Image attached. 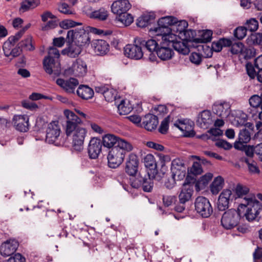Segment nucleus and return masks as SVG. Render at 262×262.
I'll return each mask as SVG.
<instances>
[{"label": "nucleus", "instance_id": "f257e3e1", "mask_svg": "<svg viewBox=\"0 0 262 262\" xmlns=\"http://www.w3.org/2000/svg\"><path fill=\"white\" fill-rule=\"evenodd\" d=\"M157 46V42L154 39L145 40L142 37H136L133 44H128L124 48V54L129 58L139 60L143 56L142 48L148 52H152L155 50Z\"/></svg>", "mask_w": 262, "mask_h": 262}, {"label": "nucleus", "instance_id": "f03ea898", "mask_svg": "<svg viewBox=\"0 0 262 262\" xmlns=\"http://www.w3.org/2000/svg\"><path fill=\"white\" fill-rule=\"evenodd\" d=\"M262 209V204L257 200L252 198H244L243 202L238 206L240 213L244 212L245 216L248 221L254 220Z\"/></svg>", "mask_w": 262, "mask_h": 262}, {"label": "nucleus", "instance_id": "7ed1b4c3", "mask_svg": "<svg viewBox=\"0 0 262 262\" xmlns=\"http://www.w3.org/2000/svg\"><path fill=\"white\" fill-rule=\"evenodd\" d=\"M177 22V18L174 16L163 17L158 20L157 27L150 28V31H154L157 35L162 36L164 40H167V37L169 38V36L172 35L169 26L175 25Z\"/></svg>", "mask_w": 262, "mask_h": 262}, {"label": "nucleus", "instance_id": "20e7f679", "mask_svg": "<svg viewBox=\"0 0 262 262\" xmlns=\"http://www.w3.org/2000/svg\"><path fill=\"white\" fill-rule=\"evenodd\" d=\"M152 173L149 171L139 172L136 178L129 179L130 184L132 187L136 189L142 188L144 192H151L153 189L154 183L151 177Z\"/></svg>", "mask_w": 262, "mask_h": 262}, {"label": "nucleus", "instance_id": "39448f33", "mask_svg": "<svg viewBox=\"0 0 262 262\" xmlns=\"http://www.w3.org/2000/svg\"><path fill=\"white\" fill-rule=\"evenodd\" d=\"M133 146L129 144V149L125 147H113L110 150L107 155L108 166L112 168H116L123 162L126 152L132 150Z\"/></svg>", "mask_w": 262, "mask_h": 262}, {"label": "nucleus", "instance_id": "423d86ee", "mask_svg": "<svg viewBox=\"0 0 262 262\" xmlns=\"http://www.w3.org/2000/svg\"><path fill=\"white\" fill-rule=\"evenodd\" d=\"M242 216L241 213L234 209H229L225 211L221 219L222 226L227 230L233 229L237 226Z\"/></svg>", "mask_w": 262, "mask_h": 262}, {"label": "nucleus", "instance_id": "0eeeda50", "mask_svg": "<svg viewBox=\"0 0 262 262\" xmlns=\"http://www.w3.org/2000/svg\"><path fill=\"white\" fill-rule=\"evenodd\" d=\"M158 45L155 49L154 51L149 52L150 53L149 55V59L150 61H154L156 59V57L154 54L156 52L158 56L163 60H167L171 59L174 54L173 50L170 48V44L168 40H164L161 43L160 47H158Z\"/></svg>", "mask_w": 262, "mask_h": 262}, {"label": "nucleus", "instance_id": "6e6552de", "mask_svg": "<svg viewBox=\"0 0 262 262\" xmlns=\"http://www.w3.org/2000/svg\"><path fill=\"white\" fill-rule=\"evenodd\" d=\"M67 38H71L80 47L84 49L90 43L89 33L84 29L70 30L67 33Z\"/></svg>", "mask_w": 262, "mask_h": 262}, {"label": "nucleus", "instance_id": "1a4fd4ad", "mask_svg": "<svg viewBox=\"0 0 262 262\" xmlns=\"http://www.w3.org/2000/svg\"><path fill=\"white\" fill-rule=\"evenodd\" d=\"M64 115L66 117V134L67 136H71L73 132L76 131L77 128H81L79 125L82 123L81 119L74 112L66 110Z\"/></svg>", "mask_w": 262, "mask_h": 262}, {"label": "nucleus", "instance_id": "9d476101", "mask_svg": "<svg viewBox=\"0 0 262 262\" xmlns=\"http://www.w3.org/2000/svg\"><path fill=\"white\" fill-rule=\"evenodd\" d=\"M194 207L196 212L203 217H208L213 212V208L209 201L203 196L195 199Z\"/></svg>", "mask_w": 262, "mask_h": 262}, {"label": "nucleus", "instance_id": "9b49d317", "mask_svg": "<svg viewBox=\"0 0 262 262\" xmlns=\"http://www.w3.org/2000/svg\"><path fill=\"white\" fill-rule=\"evenodd\" d=\"M102 142L104 147L111 149L113 147H123L129 149V144H130L127 141L120 139L119 137L113 134H108L102 137Z\"/></svg>", "mask_w": 262, "mask_h": 262}, {"label": "nucleus", "instance_id": "f8f14e48", "mask_svg": "<svg viewBox=\"0 0 262 262\" xmlns=\"http://www.w3.org/2000/svg\"><path fill=\"white\" fill-rule=\"evenodd\" d=\"M139 161L137 156L133 153L129 154L126 159L125 172L132 178H136L138 175Z\"/></svg>", "mask_w": 262, "mask_h": 262}, {"label": "nucleus", "instance_id": "ddd939ff", "mask_svg": "<svg viewBox=\"0 0 262 262\" xmlns=\"http://www.w3.org/2000/svg\"><path fill=\"white\" fill-rule=\"evenodd\" d=\"M46 132V142L50 144L54 143L59 138L61 132L58 121L51 122L48 125Z\"/></svg>", "mask_w": 262, "mask_h": 262}, {"label": "nucleus", "instance_id": "4468645a", "mask_svg": "<svg viewBox=\"0 0 262 262\" xmlns=\"http://www.w3.org/2000/svg\"><path fill=\"white\" fill-rule=\"evenodd\" d=\"M170 169L172 176L177 177L179 180L183 179L185 176L186 167L183 161L180 158H177L172 161Z\"/></svg>", "mask_w": 262, "mask_h": 262}, {"label": "nucleus", "instance_id": "2eb2a0df", "mask_svg": "<svg viewBox=\"0 0 262 262\" xmlns=\"http://www.w3.org/2000/svg\"><path fill=\"white\" fill-rule=\"evenodd\" d=\"M102 142L100 138H92L89 142L88 151L89 158L92 159L97 158L101 152Z\"/></svg>", "mask_w": 262, "mask_h": 262}, {"label": "nucleus", "instance_id": "dca6fc26", "mask_svg": "<svg viewBox=\"0 0 262 262\" xmlns=\"http://www.w3.org/2000/svg\"><path fill=\"white\" fill-rule=\"evenodd\" d=\"M67 47L62 51V53L67 55L70 57L75 58L77 57L83 49L71 38L66 37Z\"/></svg>", "mask_w": 262, "mask_h": 262}, {"label": "nucleus", "instance_id": "f3484780", "mask_svg": "<svg viewBox=\"0 0 262 262\" xmlns=\"http://www.w3.org/2000/svg\"><path fill=\"white\" fill-rule=\"evenodd\" d=\"M43 68L46 72L50 75L53 74L57 76L60 73L59 63L51 57H45L43 61Z\"/></svg>", "mask_w": 262, "mask_h": 262}, {"label": "nucleus", "instance_id": "a211bd4d", "mask_svg": "<svg viewBox=\"0 0 262 262\" xmlns=\"http://www.w3.org/2000/svg\"><path fill=\"white\" fill-rule=\"evenodd\" d=\"M56 83L68 94H74L76 88L79 84L78 80L74 78H70L67 80L58 78Z\"/></svg>", "mask_w": 262, "mask_h": 262}, {"label": "nucleus", "instance_id": "6ab92c4d", "mask_svg": "<svg viewBox=\"0 0 262 262\" xmlns=\"http://www.w3.org/2000/svg\"><path fill=\"white\" fill-rule=\"evenodd\" d=\"M86 134V130L82 127L77 128L73 132L72 145L76 150H80L83 148L84 140Z\"/></svg>", "mask_w": 262, "mask_h": 262}, {"label": "nucleus", "instance_id": "aec40b11", "mask_svg": "<svg viewBox=\"0 0 262 262\" xmlns=\"http://www.w3.org/2000/svg\"><path fill=\"white\" fill-rule=\"evenodd\" d=\"M18 245V243L15 239L7 240L1 246V254L4 257L12 255L16 252Z\"/></svg>", "mask_w": 262, "mask_h": 262}, {"label": "nucleus", "instance_id": "412c9836", "mask_svg": "<svg viewBox=\"0 0 262 262\" xmlns=\"http://www.w3.org/2000/svg\"><path fill=\"white\" fill-rule=\"evenodd\" d=\"M193 192V184L188 181V178L187 177L179 195L180 203L185 204L188 202L191 199Z\"/></svg>", "mask_w": 262, "mask_h": 262}, {"label": "nucleus", "instance_id": "4be33fe9", "mask_svg": "<svg viewBox=\"0 0 262 262\" xmlns=\"http://www.w3.org/2000/svg\"><path fill=\"white\" fill-rule=\"evenodd\" d=\"M143 163L146 167L148 168L152 173V178L158 181H160L161 177L158 174L157 169V163L154 156L150 154H147L143 158Z\"/></svg>", "mask_w": 262, "mask_h": 262}, {"label": "nucleus", "instance_id": "5701e85b", "mask_svg": "<svg viewBox=\"0 0 262 262\" xmlns=\"http://www.w3.org/2000/svg\"><path fill=\"white\" fill-rule=\"evenodd\" d=\"M131 7L128 0H118L113 3L111 10L113 13L118 15L127 12Z\"/></svg>", "mask_w": 262, "mask_h": 262}, {"label": "nucleus", "instance_id": "b1692460", "mask_svg": "<svg viewBox=\"0 0 262 262\" xmlns=\"http://www.w3.org/2000/svg\"><path fill=\"white\" fill-rule=\"evenodd\" d=\"M231 195L232 192L229 189H225L221 192L219 196L217 203L219 210L223 211L228 208Z\"/></svg>", "mask_w": 262, "mask_h": 262}, {"label": "nucleus", "instance_id": "393cba45", "mask_svg": "<svg viewBox=\"0 0 262 262\" xmlns=\"http://www.w3.org/2000/svg\"><path fill=\"white\" fill-rule=\"evenodd\" d=\"M92 47L98 55H104L109 51V44L104 40L96 39L92 42Z\"/></svg>", "mask_w": 262, "mask_h": 262}, {"label": "nucleus", "instance_id": "a878e982", "mask_svg": "<svg viewBox=\"0 0 262 262\" xmlns=\"http://www.w3.org/2000/svg\"><path fill=\"white\" fill-rule=\"evenodd\" d=\"M13 122L16 130L20 132H26L29 130V118L27 116H14Z\"/></svg>", "mask_w": 262, "mask_h": 262}, {"label": "nucleus", "instance_id": "bb28decb", "mask_svg": "<svg viewBox=\"0 0 262 262\" xmlns=\"http://www.w3.org/2000/svg\"><path fill=\"white\" fill-rule=\"evenodd\" d=\"M197 124L202 128H207L212 123L211 113L209 111L204 110L199 115Z\"/></svg>", "mask_w": 262, "mask_h": 262}, {"label": "nucleus", "instance_id": "cd10ccee", "mask_svg": "<svg viewBox=\"0 0 262 262\" xmlns=\"http://www.w3.org/2000/svg\"><path fill=\"white\" fill-rule=\"evenodd\" d=\"M158 123V118L157 116L148 114L144 116L142 125L146 130L152 131L156 128Z\"/></svg>", "mask_w": 262, "mask_h": 262}, {"label": "nucleus", "instance_id": "c85d7f7f", "mask_svg": "<svg viewBox=\"0 0 262 262\" xmlns=\"http://www.w3.org/2000/svg\"><path fill=\"white\" fill-rule=\"evenodd\" d=\"M252 133L248 129L244 128L241 130L238 135V141H236L234 144L235 148H239L243 147L244 143H247L251 139V135Z\"/></svg>", "mask_w": 262, "mask_h": 262}, {"label": "nucleus", "instance_id": "c756f323", "mask_svg": "<svg viewBox=\"0 0 262 262\" xmlns=\"http://www.w3.org/2000/svg\"><path fill=\"white\" fill-rule=\"evenodd\" d=\"M230 106L227 103L214 104L212 107L213 112L219 117L224 118L228 117L230 113Z\"/></svg>", "mask_w": 262, "mask_h": 262}, {"label": "nucleus", "instance_id": "7c9ffc66", "mask_svg": "<svg viewBox=\"0 0 262 262\" xmlns=\"http://www.w3.org/2000/svg\"><path fill=\"white\" fill-rule=\"evenodd\" d=\"M156 15L154 13L143 14L136 20V25L140 28H144L152 23L155 19Z\"/></svg>", "mask_w": 262, "mask_h": 262}, {"label": "nucleus", "instance_id": "2f4dec72", "mask_svg": "<svg viewBox=\"0 0 262 262\" xmlns=\"http://www.w3.org/2000/svg\"><path fill=\"white\" fill-rule=\"evenodd\" d=\"M76 93L79 97L85 100L92 98L94 94L93 90L85 85H80L78 87Z\"/></svg>", "mask_w": 262, "mask_h": 262}, {"label": "nucleus", "instance_id": "473e14b6", "mask_svg": "<svg viewBox=\"0 0 262 262\" xmlns=\"http://www.w3.org/2000/svg\"><path fill=\"white\" fill-rule=\"evenodd\" d=\"M168 39L170 46H172L175 50L183 55L188 54L190 51L186 42L178 40H169L168 38Z\"/></svg>", "mask_w": 262, "mask_h": 262}, {"label": "nucleus", "instance_id": "72a5a7b5", "mask_svg": "<svg viewBox=\"0 0 262 262\" xmlns=\"http://www.w3.org/2000/svg\"><path fill=\"white\" fill-rule=\"evenodd\" d=\"M178 121L179 123L176 122L174 123V125L184 133L185 137H193L194 136L195 132L191 129V126L187 125L182 121L179 120Z\"/></svg>", "mask_w": 262, "mask_h": 262}, {"label": "nucleus", "instance_id": "f704fd0d", "mask_svg": "<svg viewBox=\"0 0 262 262\" xmlns=\"http://www.w3.org/2000/svg\"><path fill=\"white\" fill-rule=\"evenodd\" d=\"M240 161L247 164L248 170L251 174H259L260 170L257 166V163L253 159L247 158L243 157L241 158Z\"/></svg>", "mask_w": 262, "mask_h": 262}, {"label": "nucleus", "instance_id": "c9c22d12", "mask_svg": "<svg viewBox=\"0 0 262 262\" xmlns=\"http://www.w3.org/2000/svg\"><path fill=\"white\" fill-rule=\"evenodd\" d=\"M247 41L250 45H262V32L252 33Z\"/></svg>", "mask_w": 262, "mask_h": 262}, {"label": "nucleus", "instance_id": "e433bc0d", "mask_svg": "<svg viewBox=\"0 0 262 262\" xmlns=\"http://www.w3.org/2000/svg\"><path fill=\"white\" fill-rule=\"evenodd\" d=\"M74 69L79 76H83L87 72V65L84 61L78 59L74 66Z\"/></svg>", "mask_w": 262, "mask_h": 262}, {"label": "nucleus", "instance_id": "4c0bfd02", "mask_svg": "<svg viewBox=\"0 0 262 262\" xmlns=\"http://www.w3.org/2000/svg\"><path fill=\"white\" fill-rule=\"evenodd\" d=\"M117 107L119 114L121 115L128 114L133 110V107L129 102H126L124 100L121 101Z\"/></svg>", "mask_w": 262, "mask_h": 262}, {"label": "nucleus", "instance_id": "58836bf2", "mask_svg": "<svg viewBox=\"0 0 262 262\" xmlns=\"http://www.w3.org/2000/svg\"><path fill=\"white\" fill-rule=\"evenodd\" d=\"M212 32L209 30H206L202 31L199 38L193 39V41L197 43H207L211 41L212 38Z\"/></svg>", "mask_w": 262, "mask_h": 262}, {"label": "nucleus", "instance_id": "ea45409f", "mask_svg": "<svg viewBox=\"0 0 262 262\" xmlns=\"http://www.w3.org/2000/svg\"><path fill=\"white\" fill-rule=\"evenodd\" d=\"M213 175L211 173H208L202 176L198 181L195 184L196 189L200 190V187L202 188L205 187L208 183L211 180Z\"/></svg>", "mask_w": 262, "mask_h": 262}, {"label": "nucleus", "instance_id": "a19ab883", "mask_svg": "<svg viewBox=\"0 0 262 262\" xmlns=\"http://www.w3.org/2000/svg\"><path fill=\"white\" fill-rule=\"evenodd\" d=\"M224 179L221 176L215 178L211 186V190L213 193H217L223 188L224 185Z\"/></svg>", "mask_w": 262, "mask_h": 262}, {"label": "nucleus", "instance_id": "79ce46f5", "mask_svg": "<svg viewBox=\"0 0 262 262\" xmlns=\"http://www.w3.org/2000/svg\"><path fill=\"white\" fill-rule=\"evenodd\" d=\"M18 44L22 50H25L26 51H31L35 49V47L32 45V37L31 36H28Z\"/></svg>", "mask_w": 262, "mask_h": 262}, {"label": "nucleus", "instance_id": "37998d69", "mask_svg": "<svg viewBox=\"0 0 262 262\" xmlns=\"http://www.w3.org/2000/svg\"><path fill=\"white\" fill-rule=\"evenodd\" d=\"M107 16V11L104 8H101L98 10L94 11L91 14V17L101 20H105Z\"/></svg>", "mask_w": 262, "mask_h": 262}, {"label": "nucleus", "instance_id": "c03bdc74", "mask_svg": "<svg viewBox=\"0 0 262 262\" xmlns=\"http://www.w3.org/2000/svg\"><path fill=\"white\" fill-rule=\"evenodd\" d=\"M258 21L256 18H251L246 20L244 26L247 31L255 32L258 28Z\"/></svg>", "mask_w": 262, "mask_h": 262}, {"label": "nucleus", "instance_id": "a18cd8bd", "mask_svg": "<svg viewBox=\"0 0 262 262\" xmlns=\"http://www.w3.org/2000/svg\"><path fill=\"white\" fill-rule=\"evenodd\" d=\"M117 18L126 26L130 25L134 21L133 16L127 12L117 15Z\"/></svg>", "mask_w": 262, "mask_h": 262}, {"label": "nucleus", "instance_id": "49530a36", "mask_svg": "<svg viewBox=\"0 0 262 262\" xmlns=\"http://www.w3.org/2000/svg\"><path fill=\"white\" fill-rule=\"evenodd\" d=\"M58 11L63 14L69 15L74 14V10L68 4L65 3H60L58 4Z\"/></svg>", "mask_w": 262, "mask_h": 262}, {"label": "nucleus", "instance_id": "de8ad7c7", "mask_svg": "<svg viewBox=\"0 0 262 262\" xmlns=\"http://www.w3.org/2000/svg\"><path fill=\"white\" fill-rule=\"evenodd\" d=\"M117 95V92L112 89L108 88L104 94L105 100L107 102H112L116 100Z\"/></svg>", "mask_w": 262, "mask_h": 262}, {"label": "nucleus", "instance_id": "09e8293b", "mask_svg": "<svg viewBox=\"0 0 262 262\" xmlns=\"http://www.w3.org/2000/svg\"><path fill=\"white\" fill-rule=\"evenodd\" d=\"M248 114L243 113V112H239L234 119L235 125L237 126H242L245 124L246 122L247 121Z\"/></svg>", "mask_w": 262, "mask_h": 262}, {"label": "nucleus", "instance_id": "8fccbe9b", "mask_svg": "<svg viewBox=\"0 0 262 262\" xmlns=\"http://www.w3.org/2000/svg\"><path fill=\"white\" fill-rule=\"evenodd\" d=\"M236 149L244 151L247 158L253 159L254 154L255 153V146L244 144L243 147Z\"/></svg>", "mask_w": 262, "mask_h": 262}, {"label": "nucleus", "instance_id": "3c124183", "mask_svg": "<svg viewBox=\"0 0 262 262\" xmlns=\"http://www.w3.org/2000/svg\"><path fill=\"white\" fill-rule=\"evenodd\" d=\"M247 30L245 26H239L234 30V36L239 40L244 38L247 34Z\"/></svg>", "mask_w": 262, "mask_h": 262}, {"label": "nucleus", "instance_id": "603ef678", "mask_svg": "<svg viewBox=\"0 0 262 262\" xmlns=\"http://www.w3.org/2000/svg\"><path fill=\"white\" fill-rule=\"evenodd\" d=\"M255 67L251 62H247L246 64L247 73L251 79H254L257 75Z\"/></svg>", "mask_w": 262, "mask_h": 262}, {"label": "nucleus", "instance_id": "864d4df0", "mask_svg": "<svg viewBox=\"0 0 262 262\" xmlns=\"http://www.w3.org/2000/svg\"><path fill=\"white\" fill-rule=\"evenodd\" d=\"M188 171L190 173L193 174L195 176L200 174L202 173L203 170L201 165V163L198 162H194L192 166Z\"/></svg>", "mask_w": 262, "mask_h": 262}, {"label": "nucleus", "instance_id": "5fc2aeb1", "mask_svg": "<svg viewBox=\"0 0 262 262\" xmlns=\"http://www.w3.org/2000/svg\"><path fill=\"white\" fill-rule=\"evenodd\" d=\"M80 23H78L72 20L67 19L61 21L59 24V26L61 28L68 29L69 28L74 27L77 25H80Z\"/></svg>", "mask_w": 262, "mask_h": 262}, {"label": "nucleus", "instance_id": "6e6d98bb", "mask_svg": "<svg viewBox=\"0 0 262 262\" xmlns=\"http://www.w3.org/2000/svg\"><path fill=\"white\" fill-rule=\"evenodd\" d=\"M230 51L233 54H238L239 53H242L244 45L243 43L238 42L237 43L232 44L231 46Z\"/></svg>", "mask_w": 262, "mask_h": 262}, {"label": "nucleus", "instance_id": "4d7b16f0", "mask_svg": "<svg viewBox=\"0 0 262 262\" xmlns=\"http://www.w3.org/2000/svg\"><path fill=\"white\" fill-rule=\"evenodd\" d=\"M170 120V116H168L166 117L161 122L159 131L162 134H165L167 133L168 129V123Z\"/></svg>", "mask_w": 262, "mask_h": 262}, {"label": "nucleus", "instance_id": "13d9d810", "mask_svg": "<svg viewBox=\"0 0 262 262\" xmlns=\"http://www.w3.org/2000/svg\"><path fill=\"white\" fill-rule=\"evenodd\" d=\"M202 55L200 53L192 52L189 56V59L192 63L199 65L202 62Z\"/></svg>", "mask_w": 262, "mask_h": 262}, {"label": "nucleus", "instance_id": "bf43d9fd", "mask_svg": "<svg viewBox=\"0 0 262 262\" xmlns=\"http://www.w3.org/2000/svg\"><path fill=\"white\" fill-rule=\"evenodd\" d=\"M162 200L164 206L169 207L175 203L177 197L174 195H163Z\"/></svg>", "mask_w": 262, "mask_h": 262}, {"label": "nucleus", "instance_id": "052dcab7", "mask_svg": "<svg viewBox=\"0 0 262 262\" xmlns=\"http://www.w3.org/2000/svg\"><path fill=\"white\" fill-rule=\"evenodd\" d=\"M242 54L245 59H250L255 56V50L253 48H244Z\"/></svg>", "mask_w": 262, "mask_h": 262}, {"label": "nucleus", "instance_id": "680f3d73", "mask_svg": "<svg viewBox=\"0 0 262 262\" xmlns=\"http://www.w3.org/2000/svg\"><path fill=\"white\" fill-rule=\"evenodd\" d=\"M170 160V158L168 156H163L160 157V161L161 163V173L158 172L159 176L161 177V178L164 175L165 171L167 170V168L165 167V162L168 161Z\"/></svg>", "mask_w": 262, "mask_h": 262}, {"label": "nucleus", "instance_id": "e2e57ef3", "mask_svg": "<svg viewBox=\"0 0 262 262\" xmlns=\"http://www.w3.org/2000/svg\"><path fill=\"white\" fill-rule=\"evenodd\" d=\"M14 44L12 43L11 41L8 39L5 41L3 45V49L4 54L6 57H9V53L12 49V47L14 46Z\"/></svg>", "mask_w": 262, "mask_h": 262}, {"label": "nucleus", "instance_id": "0e129e2a", "mask_svg": "<svg viewBox=\"0 0 262 262\" xmlns=\"http://www.w3.org/2000/svg\"><path fill=\"white\" fill-rule=\"evenodd\" d=\"M177 25V31L179 32V34H182L183 32L188 27V23L185 20L178 21L175 24Z\"/></svg>", "mask_w": 262, "mask_h": 262}, {"label": "nucleus", "instance_id": "69168bd1", "mask_svg": "<svg viewBox=\"0 0 262 262\" xmlns=\"http://www.w3.org/2000/svg\"><path fill=\"white\" fill-rule=\"evenodd\" d=\"M235 190L237 195L241 197L244 195L247 194L249 191V189L246 186H243L241 184H238L236 186Z\"/></svg>", "mask_w": 262, "mask_h": 262}, {"label": "nucleus", "instance_id": "338daca9", "mask_svg": "<svg viewBox=\"0 0 262 262\" xmlns=\"http://www.w3.org/2000/svg\"><path fill=\"white\" fill-rule=\"evenodd\" d=\"M215 145L218 147L222 148L226 150L230 149L232 147L230 143L223 140H219L217 141L215 143Z\"/></svg>", "mask_w": 262, "mask_h": 262}, {"label": "nucleus", "instance_id": "774afa93", "mask_svg": "<svg viewBox=\"0 0 262 262\" xmlns=\"http://www.w3.org/2000/svg\"><path fill=\"white\" fill-rule=\"evenodd\" d=\"M48 56L47 57H51L54 59H58L60 56L59 51L55 47H51L49 49Z\"/></svg>", "mask_w": 262, "mask_h": 262}]
</instances>
